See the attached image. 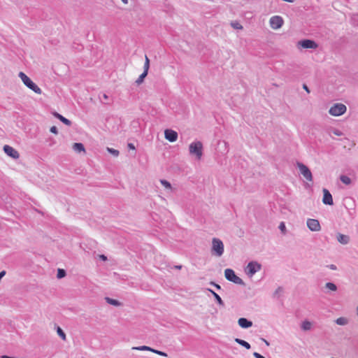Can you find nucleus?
<instances>
[{
	"label": "nucleus",
	"instance_id": "1",
	"mask_svg": "<svg viewBox=\"0 0 358 358\" xmlns=\"http://www.w3.org/2000/svg\"><path fill=\"white\" fill-rule=\"evenodd\" d=\"M18 76L21 78L24 85L29 89L31 90L38 94H41L42 93L41 88L35 83H34L31 79L24 72L20 71L18 74Z\"/></svg>",
	"mask_w": 358,
	"mask_h": 358
},
{
	"label": "nucleus",
	"instance_id": "2",
	"mask_svg": "<svg viewBox=\"0 0 358 358\" xmlns=\"http://www.w3.org/2000/svg\"><path fill=\"white\" fill-rule=\"evenodd\" d=\"M203 143L199 141H196L190 143L189 151L191 155L195 156L196 159H201L203 156Z\"/></svg>",
	"mask_w": 358,
	"mask_h": 358
},
{
	"label": "nucleus",
	"instance_id": "3",
	"mask_svg": "<svg viewBox=\"0 0 358 358\" xmlns=\"http://www.w3.org/2000/svg\"><path fill=\"white\" fill-rule=\"evenodd\" d=\"M211 253L217 257H221L224 253L223 242L217 238H213L212 241Z\"/></svg>",
	"mask_w": 358,
	"mask_h": 358
},
{
	"label": "nucleus",
	"instance_id": "4",
	"mask_svg": "<svg viewBox=\"0 0 358 358\" xmlns=\"http://www.w3.org/2000/svg\"><path fill=\"white\" fill-rule=\"evenodd\" d=\"M224 277L227 280L232 282L235 284L243 286L245 285L244 281L241 278L237 276L235 271L231 268H226L224 270Z\"/></svg>",
	"mask_w": 358,
	"mask_h": 358
},
{
	"label": "nucleus",
	"instance_id": "5",
	"mask_svg": "<svg viewBox=\"0 0 358 358\" xmlns=\"http://www.w3.org/2000/svg\"><path fill=\"white\" fill-rule=\"evenodd\" d=\"M262 268V264L256 261L250 262L245 269V273L249 276H253L257 271H260Z\"/></svg>",
	"mask_w": 358,
	"mask_h": 358
},
{
	"label": "nucleus",
	"instance_id": "6",
	"mask_svg": "<svg viewBox=\"0 0 358 358\" xmlns=\"http://www.w3.org/2000/svg\"><path fill=\"white\" fill-rule=\"evenodd\" d=\"M347 110V107L343 103H334L329 110L330 115L333 116H340L343 115Z\"/></svg>",
	"mask_w": 358,
	"mask_h": 358
},
{
	"label": "nucleus",
	"instance_id": "7",
	"mask_svg": "<svg viewBox=\"0 0 358 358\" xmlns=\"http://www.w3.org/2000/svg\"><path fill=\"white\" fill-rule=\"evenodd\" d=\"M297 45L303 49H316L318 47L317 43L312 39H302L298 41Z\"/></svg>",
	"mask_w": 358,
	"mask_h": 358
},
{
	"label": "nucleus",
	"instance_id": "8",
	"mask_svg": "<svg viewBox=\"0 0 358 358\" xmlns=\"http://www.w3.org/2000/svg\"><path fill=\"white\" fill-rule=\"evenodd\" d=\"M297 166L300 171V173L309 182L313 181V175L310 169L301 162H297Z\"/></svg>",
	"mask_w": 358,
	"mask_h": 358
},
{
	"label": "nucleus",
	"instance_id": "9",
	"mask_svg": "<svg viewBox=\"0 0 358 358\" xmlns=\"http://www.w3.org/2000/svg\"><path fill=\"white\" fill-rule=\"evenodd\" d=\"M269 22L271 28L278 29L283 25L284 21L282 17L275 15L271 17Z\"/></svg>",
	"mask_w": 358,
	"mask_h": 358
},
{
	"label": "nucleus",
	"instance_id": "10",
	"mask_svg": "<svg viewBox=\"0 0 358 358\" xmlns=\"http://www.w3.org/2000/svg\"><path fill=\"white\" fill-rule=\"evenodd\" d=\"M3 150L8 157L14 159H17L20 157L19 152L15 148L8 145H5L3 147Z\"/></svg>",
	"mask_w": 358,
	"mask_h": 358
},
{
	"label": "nucleus",
	"instance_id": "11",
	"mask_svg": "<svg viewBox=\"0 0 358 358\" xmlns=\"http://www.w3.org/2000/svg\"><path fill=\"white\" fill-rule=\"evenodd\" d=\"M164 137L169 142L173 143L177 141L178 134L177 131L171 129H166L164 130Z\"/></svg>",
	"mask_w": 358,
	"mask_h": 358
},
{
	"label": "nucleus",
	"instance_id": "12",
	"mask_svg": "<svg viewBox=\"0 0 358 358\" xmlns=\"http://www.w3.org/2000/svg\"><path fill=\"white\" fill-rule=\"evenodd\" d=\"M307 227L312 231H319L321 230L320 222L316 219H308Z\"/></svg>",
	"mask_w": 358,
	"mask_h": 358
},
{
	"label": "nucleus",
	"instance_id": "13",
	"mask_svg": "<svg viewBox=\"0 0 358 358\" xmlns=\"http://www.w3.org/2000/svg\"><path fill=\"white\" fill-rule=\"evenodd\" d=\"M322 192H323V198H322L323 203L325 205L332 206L334 204V201H333L332 195L330 193V192L326 188H324Z\"/></svg>",
	"mask_w": 358,
	"mask_h": 358
},
{
	"label": "nucleus",
	"instance_id": "14",
	"mask_svg": "<svg viewBox=\"0 0 358 358\" xmlns=\"http://www.w3.org/2000/svg\"><path fill=\"white\" fill-rule=\"evenodd\" d=\"M238 325L243 328L248 329L252 326V322L251 320H248L245 317H241L238 320Z\"/></svg>",
	"mask_w": 358,
	"mask_h": 358
},
{
	"label": "nucleus",
	"instance_id": "15",
	"mask_svg": "<svg viewBox=\"0 0 358 358\" xmlns=\"http://www.w3.org/2000/svg\"><path fill=\"white\" fill-rule=\"evenodd\" d=\"M52 115L55 117H56L57 119H58L59 120H60L65 125H66V126H71V124H72L71 121L69 120V119L66 118L65 117H64L63 115L59 114V113L55 111V112L52 113Z\"/></svg>",
	"mask_w": 358,
	"mask_h": 358
},
{
	"label": "nucleus",
	"instance_id": "16",
	"mask_svg": "<svg viewBox=\"0 0 358 358\" xmlns=\"http://www.w3.org/2000/svg\"><path fill=\"white\" fill-rule=\"evenodd\" d=\"M206 290L211 293V294L213 296L215 301L217 303V304L219 306H220L222 307L224 306V301H222V299H221V297L220 296L219 294H217L215 291H213L210 288H206Z\"/></svg>",
	"mask_w": 358,
	"mask_h": 358
},
{
	"label": "nucleus",
	"instance_id": "17",
	"mask_svg": "<svg viewBox=\"0 0 358 358\" xmlns=\"http://www.w3.org/2000/svg\"><path fill=\"white\" fill-rule=\"evenodd\" d=\"M337 241L343 245H346L350 241V237L348 235H345L341 233H338L337 234Z\"/></svg>",
	"mask_w": 358,
	"mask_h": 358
},
{
	"label": "nucleus",
	"instance_id": "18",
	"mask_svg": "<svg viewBox=\"0 0 358 358\" xmlns=\"http://www.w3.org/2000/svg\"><path fill=\"white\" fill-rule=\"evenodd\" d=\"M72 148L76 152H78V153H80V152L85 153L86 152L85 146L82 143H74L73 144Z\"/></svg>",
	"mask_w": 358,
	"mask_h": 358
},
{
	"label": "nucleus",
	"instance_id": "19",
	"mask_svg": "<svg viewBox=\"0 0 358 358\" xmlns=\"http://www.w3.org/2000/svg\"><path fill=\"white\" fill-rule=\"evenodd\" d=\"M235 341L237 343H238L239 345H241V346H243L245 348H246L247 350H249L251 348L250 344L248 342H247V341H245L244 340L240 339L238 338H235Z\"/></svg>",
	"mask_w": 358,
	"mask_h": 358
},
{
	"label": "nucleus",
	"instance_id": "20",
	"mask_svg": "<svg viewBox=\"0 0 358 358\" xmlns=\"http://www.w3.org/2000/svg\"><path fill=\"white\" fill-rule=\"evenodd\" d=\"M105 300L108 304L116 307L120 306L121 305V303L118 300L108 296L105 298Z\"/></svg>",
	"mask_w": 358,
	"mask_h": 358
},
{
	"label": "nucleus",
	"instance_id": "21",
	"mask_svg": "<svg viewBox=\"0 0 358 358\" xmlns=\"http://www.w3.org/2000/svg\"><path fill=\"white\" fill-rule=\"evenodd\" d=\"M324 287L329 290H331L332 292H336L338 289L337 285L331 282H328L325 284Z\"/></svg>",
	"mask_w": 358,
	"mask_h": 358
},
{
	"label": "nucleus",
	"instance_id": "22",
	"mask_svg": "<svg viewBox=\"0 0 358 358\" xmlns=\"http://www.w3.org/2000/svg\"><path fill=\"white\" fill-rule=\"evenodd\" d=\"M148 72L143 71V72L139 76L138 79L136 80V83L137 84V85H140L144 82V79L148 76Z\"/></svg>",
	"mask_w": 358,
	"mask_h": 358
},
{
	"label": "nucleus",
	"instance_id": "23",
	"mask_svg": "<svg viewBox=\"0 0 358 358\" xmlns=\"http://www.w3.org/2000/svg\"><path fill=\"white\" fill-rule=\"evenodd\" d=\"M340 180L345 185H350L352 182L351 179L345 175H341L340 176Z\"/></svg>",
	"mask_w": 358,
	"mask_h": 358
},
{
	"label": "nucleus",
	"instance_id": "24",
	"mask_svg": "<svg viewBox=\"0 0 358 358\" xmlns=\"http://www.w3.org/2000/svg\"><path fill=\"white\" fill-rule=\"evenodd\" d=\"M336 323L338 325H345L348 324V319L346 317H341L336 320Z\"/></svg>",
	"mask_w": 358,
	"mask_h": 358
},
{
	"label": "nucleus",
	"instance_id": "25",
	"mask_svg": "<svg viewBox=\"0 0 358 358\" xmlns=\"http://www.w3.org/2000/svg\"><path fill=\"white\" fill-rule=\"evenodd\" d=\"M66 275V271L63 268H58L57 272V278L62 279Z\"/></svg>",
	"mask_w": 358,
	"mask_h": 358
},
{
	"label": "nucleus",
	"instance_id": "26",
	"mask_svg": "<svg viewBox=\"0 0 358 358\" xmlns=\"http://www.w3.org/2000/svg\"><path fill=\"white\" fill-rule=\"evenodd\" d=\"M132 350H148V351L152 352L153 348H152L151 347L147 346V345H141V346H138V347H133Z\"/></svg>",
	"mask_w": 358,
	"mask_h": 358
},
{
	"label": "nucleus",
	"instance_id": "27",
	"mask_svg": "<svg viewBox=\"0 0 358 358\" xmlns=\"http://www.w3.org/2000/svg\"><path fill=\"white\" fill-rule=\"evenodd\" d=\"M149 69H150V59L147 57V55H145L143 71L148 73Z\"/></svg>",
	"mask_w": 358,
	"mask_h": 358
},
{
	"label": "nucleus",
	"instance_id": "28",
	"mask_svg": "<svg viewBox=\"0 0 358 358\" xmlns=\"http://www.w3.org/2000/svg\"><path fill=\"white\" fill-rule=\"evenodd\" d=\"M311 323L309 321H304L301 324V329L303 330H309L311 328Z\"/></svg>",
	"mask_w": 358,
	"mask_h": 358
},
{
	"label": "nucleus",
	"instance_id": "29",
	"mask_svg": "<svg viewBox=\"0 0 358 358\" xmlns=\"http://www.w3.org/2000/svg\"><path fill=\"white\" fill-rule=\"evenodd\" d=\"M161 184L166 189H171V184L165 179L160 180Z\"/></svg>",
	"mask_w": 358,
	"mask_h": 358
},
{
	"label": "nucleus",
	"instance_id": "30",
	"mask_svg": "<svg viewBox=\"0 0 358 358\" xmlns=\"http://www.w3.org/2000/svg\"><path fill=\"white\" fill-rule=\"evenodd\" d=\"M231 25L235 29H243V26L237 21L231 22Z\"/></svg>",
	"mask_w": 358,
	"mask_h": 358
},
{
	"label": "nucleus",
	"instance_id": "31",
	"mask_svg": "<svg viewBox=\"0 0 358 358\" xmlns=\"http://www.w3.org/2000/svg\"><path fill=\"white\" fill-rule=\"evenodd\" d=\"M107 150L110 154L113 155L115 157H117L120 154V152L117 150H115L112 148H107Z\"/></svg>",
	"mask_w": 358,
	"mask_h": 358
},
{
	"label": "nucleus",
	"instance_id": "32",
	"mask_svg": "<svg viewBox=\"0 0 358 358\" xmlns=\"http://www.w3.org/2000/svg\"><path fill=\"white\" fill-rule=\"evenodd\" d=\"M55 328L57 329V332L58 336H66L64 330L59 326H57L56 324H54Z\"/></svg>",
	"mask_w": 358,
	"mask_h": 358
},
{
	"label": "nucleus",
	"instance_id": "33",
	"mask_svg": "<svg viewBox=\"0 0 358 358\" xmlns=\"http://www.w3.org/2000/svg\"><path fill=\"white\" fill-rule=\"evenodd\" d=\"M152 352H154L155 354H157L159 355H161V356H164V357H167L168 356L167 353H166L165 352L160 351V350H156V349H154V348H153Z\"/></svg>",
	"mask_w": 358,
	"mask_h": 358
},
{
	"label": "nucleus",
	"instance_id": "34",
	"mask_svg": "<svg viewBox=\"0 0 358 358\" xmlns=\"http://www.w3.org/2000/svg\"><path fill=\"white\" fill-rule=\"evenodd\" d=\"M283 291V288L282 287H278L276 290L274 292V293L273 294V296L275 298V297H277L278 296V294L282 292Z\"/></svg>",
	"mask_w": 358,
	"mask_h": 358
},
{
	"label": "nucleus",
	"instance_id": "35",
	"mask_svg": "<svg viewBox=\"0 0 358 358\" xmlns=\"http://www.w3.org/2000/svg\"><path fill=\"white\" fill-rule=\"evenodd\" d=\"M279 229L281 231V232L282 234H285L286 232V227H285V224L283 222H280L279 227H278Z\"/></svg>",
	"mask_w": 358,
	"mask_h": 358
},
{
	"label": "nucleus",
	"instance_id": "36",
	"mask_svg": "<svg viewBox=\"0 0 358 358\" xmlns=\"http://www.w3.org/2000/svg\"><path fill=\"white\" fill-rule=\"evenodd\" d=\"M209 284L215 287L217 290H222L221 286L214 281H210Z\"/></svg>",
	"mask_w": 358,
	"mask_h": 358
},
{
	"label": "nucleus",
	"instance_id": "37",
	"mask_svg": "<svg viewBox=\"0 0 358 358\" xmlns=\"http://www.w3.org/2000/svg\"><path fill=\"white\" fill-rule=\"evenodd\" d=\"M50 131L54 134H58V129L56 126H52L50 127Z\"/></svg>",
	"mask_w": 358,
	"mask_h": 358
},
{
	"label": "nucleus",
	"instance_id": "38",
	"mask_svg": "<svg viewBox=\"0 0 358 358\" xmlns=\"http://www.w3.org/2000/svg\"><path fill=\"white\" fill-rule=\"evenodd\" d=\"M253 356L255 358H265L263 355H262L261 354H259L257 352H253Z\"/></svg>",
	"mask_w": 358,
	"mask_h": 358
},
{
	"label": "nucleus",
	"instance_id": "39",
	"mask_svg": "<svg viewBox=\"0 0 358 358\" xmlns=\"http://www.w3.org/2000/svg\"><path fill=\"white\" fill-rule=\"evenodd\" d=\"M303 89L307 92V93H310V89L309 87H308V85L306 84H303Z\"/></svg>",
	"mask_w": 358,
	"mask_h": 358
},
{
	"label": "nucleus",
	"instance_id": "40",
	"mask_svg": "<svg viewBox=\"0 0 358 358\" xmlns=\"http://www.w3.org/2000/svg\"><path fill=\"white\" fill-rule=\"evenodd\" d=\"M127 148H128L129 150H135V149H136V148H135V146H134V143H128V144H127Z\"/></svg>",
	"mask_w": 358,
	"mask_h": 358
},
{
	"label": "nucleus",
	"instance_id": "41",
	"mask_svg": "<svg viewBox=\"0 0 358 358\" xmlns=\"http://www.w3.org/2000/svg\"><path fill=\"white\" fill-rule=\"evenodd\" d=\"M333 133H334L335 135H336V136H341V134H342L341 131H340L339 130L336 129L334 130V132H333Z\"/></svg>",
	"mask_w": 358,
	"mask_h": 358
},
{
	"label": "nucleus",
	"instance_id": "42",
	"mask_svg": "<svg viewBox=\"0 0 358 358\" xmlns=\"http://www.w3.org/2000/svg\"><path fill=\"white\" fill-rule=\"evenodd\" d=\"M99 258H100V259H101L102 261H104V262L108 259L107 257L105 255H100Z\"/></svg>",
	"mask_w": 358,
	"mask_h": 358
},
{
	"label": "nucleus",
	"instance_id": "43",
	"mask_svg": "<svg viewBox=\"0 0 358 358\" xmlns=\"http://www.w3.org/2000/svg\"><path fill=\"white\" fill-rule=\"evenodd\" d=\"M327 267H329L331 270H336L337 268L336 266L334 264L328 265Z\"/></svg>",
	"mask_w": 358,
	"mask_h": 358
},
{
	"label": "nucleus",
	"instance_id": "44",
	"mask_svg": "<svg viewBox=\"0 0 358 358\" xmlns=\"http://www.w3.org/2000/svg\"><path fill=\"white\" fill-rule=\"evenodd\" d=\"M6 271H1L0 272V280H1V278L6 275Z\"/></svg>",
	"mask_w": 358,
	"mask_h": 358
},
{
	"label": "nucleus",
	"instance_id": "45",
	"mask_svg": "<svg viewBox=\"0 0 358 358\" xmlns=\"http://www.w3.org/2000/svg\"><path fill=\"white\" fill-rule=\"evenodd\" d=\"M182 267V265H176V266H174V268L178 269V270L181 269Z\"/></svg>",
	"mask_w": 358,
	"mask_h": 358
},
{
	"label": "nucleus",
	"instance_id": "46",
	"mask_svg": "<svg viewBox=\"0 0 358 358\" xmlns=\"http://www.w3.org/2000/svg\"><path fill=\"white\" fill-rule=\"evenodd\" d=\"M262 340L266 343V345L267 346H268L270 345V343L266 340H265L264 338H262Z\"/></svg>",
	"mask_w": 358,
	"mask_h": 358
},
{
	"label": "nucleus",
	"instance_id": "47",
	"mask_svg": "<svg viewBox=\"0 0 358 358\" xmlns=\"http://www.w3.org/2000/svg\"><path fill=\"white\" fill-rule=\"evenodd\" d=\"M124 3H128V0H121Z\"/></svg>",
	"mask_w": 358,
	"mask_h": 358
},
{
	"label": "nucleus",
	"instance_id": "48",
	"mask_svg": "<svg viewBox=\"0 0 358 358\" xmlns=\"http://www.w3.org/2000/svg\"><path fill=\"white\" fill-rule=\"evenodd\" d=\"M103 96L105 99H107L108 98V96L106 94H104Z\"/></svg>",
	"mask_w": 358,
	"mask_h": 358
},
{
	"label": "nucleus",
	"instance_id": "49",
	"mask_svg": "<svg viewBox=\"0 0 358 358\" xmlns=\"http://www.w3.org/2000/svg\"><path fill=\"white\" fill-rule=\"evenodd\" d=\"M64 341L66 340V337H61Z\"/></svg>",
	"mask_w": 358,
	"mask_h": 358
},
{
	"label": "nucleus",
	"instance_id": "50",
	"mask_svg": "<svg viewBox=\"0 0 358 358\" xmlns=\"http://www.w3.org/2000/svg\"><path fill=\"white\" fill-rule=\"evenodd\" d=\"M357 315H358V306H357Z\"/></svg>",
	"mask_w": 358,
	"mask_h": 358
}]
</instances>
